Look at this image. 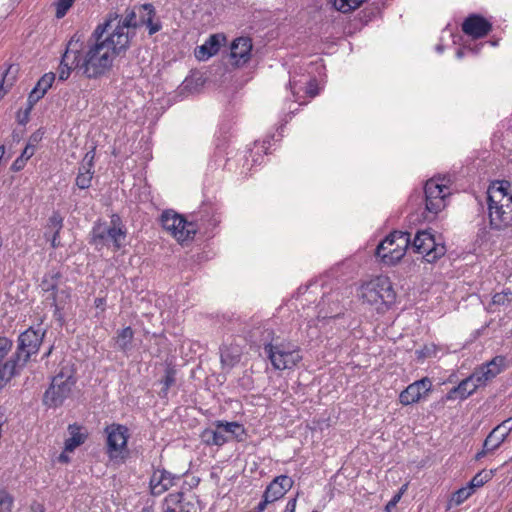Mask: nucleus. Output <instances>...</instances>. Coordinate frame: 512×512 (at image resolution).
<instances>
[{"mask_svg": "<svg viewBox=\"0 0 512 512\" xmlns=\"http://www.w3.org/2000/svg\"><path fill=\"white\" fill-rule=\"evenodd\" d=\"M55 74L53 72L45 73L35 85V88L42 92L44 95L51 88L53 82L55 81Z\"/></svg>", "mask_w": 512, "mask_h": 512, "instance_id": "72a5a7b5", "label": "nucleus"}, {"mask_svg": "<svg viewBox=\"0 0 512 512\" xmlns=\"http://www.w3.org/2000/svg\"><path fill=\"white\" fill-rule=\"evenodd\" d=\"M492 478V471L483 470L477 473L469 482V487L474 492L476 488L482 487L485 483H487Z\"/></svg>", "mask_w": 512, "mask_h": 512, "instance_id": "473e14b6", "label": "nucleus"}, {"mask_svg": "<svg viewBox=\"0 0 512 512\" xmlns=\"http://www.w3.org/2000/svg\"><path fill=\"white\" fill-rule=\"evenodd\" d=\"M35 153V146L31 144H27L24 150L22 151L20 157L27 162Z\"/></svg>", "mask_w": 512, "mask_h": 512, "instance_id": "37998d69", "label": "nucleus"}, {"mask_svg": "<svg viewBox=\"0 0 512 512\" xmlns=\"http://www.w3.org/2000/svg\"><path fill=\"white\" fill-rule=\"evenodd\" d=\"M446 252L445 246L436 243L434 236L427 231H418V256L427 263H433Z\"/></svg>", "mask_w": 512, "mask_h": 512, "instance_id": "2eb2a0df", "label": "nucleus"}, {"mask_svg": "<svg viewBox=\"0 0 512 512\" xmlns=\"http://www.w3.org/2000/svg\"><path fill=\"white\" fill-rule=\"evenodd\" d=\"M456 55H457L458 58H462L463 57V51L462 50H458Z\"/></svg>", "mask_w": 512, "mask_h": 512, "instance_id": "4d7b16f0", "label": "nucleus"}, {"mask_svg": "<svg viewBox=\"0 0 512 512\" xmlns=\"http://www.w3.org/2000/svg\"><path fill=\"white\" fill-rule=\"evenodd\" d=\"M76 383L70 370L62 369L52 379L50 387L43 396V403L48 407H58L67 399Z\"/></svg>", "mask_w": 512, "mask_h": 512, "instance_id": "9b49d317", "label": "nucleus"}, {"mask_svg": "<svg viewBox=\"0 0 512 512\" xmlns=\"http://www.w3.org/2000/svg\"><path fill=\"white\" fill-rule=\"evenodd\" d=\"M60 278V274L58 272H49L47 273L41 282V288L44 292H51V298L55 305H57V297L54 293L57 288L58 281Z\"/></svg>", "mask_w": 512, "mask_h": 512, "instance_id": "cd10ccee", "label": "nucleus"}, {"mask_svg": "<svg viewBox=\"0 0 512 512\" xmlns=\"http://www.w3.org/2000/svg\"><path fill=\"white\" fill-rule=\"evenodd\" d=\"M65 453L66 452L64 451L59 456V461L62 462V463H67L69 461V458H68V456Z\"/></svg>", "mask_w": 512, "mask_h": 512, "instance_id": "5fc2aeb1", "label": "nucleus"}, {"mask_svg": "<svg viewBox=\"0 0 512 512\" xmlns=\"http://www.w3.org/2000/svg\"><path fill=\"white\" fill-rule=\"evenodd\" d=\"M366 0H332L333 6L342 13H348L360 7Z\"/></svg>", "mask_w": 512, "mask_h": 512, "instance_id": "7c9ffc66", "label": "nucleus"}, {"mask_svg": "<svg viewBox=\"0 0 512 512\" xmlns=\"http://www.w3.org/2000/svg\"><path fill=\"white\" fill-rule=\"evenodd\" d=\"M26 165V162L19 156L11 165V170L18 172L22 170Z\"/></svg>", "mask_w": 512, "mask_h": 512, "instance_id": "49530a36", "label": "nucleus"}, {"mask_svg": "<svg viewBox=\"0 0 512 512\" xmlns=\"http://www.w3.org/2000/svg\"><path fill=\"white\" fill-rule=\"evenodd\" d=\"M262 340L264 352L274 369H292L302 360L299 347L290 341L274 337L273 330L266 329Z\"/></svg>", "mask_w": 512, "mask_h": 512, "instance_id": "20e7f679", "label": "nucleus"}, {"mask_svg": "<svg viewBox=\"0 0 512 512\" xmlns=\"http://www.w3.org/2000/svg\"><path fill=\"white\" fill-rule=\"evenodd\" d=\"M506 364V358L496 356L490 362L477 368L469 377L462 380L457 387L452 388L446 398L448 400L466 399L473 394L477 388L486 385L489 381L500 374Z\"/></svg>", "mask_w": 512, "mask_h": 512, "instance_id": "7ed1b4c3", "label": "nucleus"}, {"mask_svg": "<svg viewBox=\"0 0 512 512\" xmlns=\"http://www.w3.org/2000/svg\"><path fill=\"white\" fill-rule=\"evenodd\" d=\"M491 29V23L480 15H470L462 23V31L474 39L486 36Z\"/></svg>", "mask_w": 512, "mask_h": 512, "instance_id": "f3484780", "label": "nucleus"}, {"mask_svg": "<svg viewBox=\"0 0 512 512\" xmlns=\"http://www.w3.org/2000/svg\"><path fill=\"white\" fill-rule=\"evenodd\" d=\"M81 48V34L75 33L67 43L66 50L62 56L58 75L60 80L69 78L72 70H79V51Z\"/></svg>", "mask_w": 512, "mask_h": 512, "instance_id": "ddd939ff", "label": "nucleus"}, {"mask_svg": "<svg viewBox=\"0 0 512 512\" xmlns=\"http://www.w3.org/2000/svg\"><path fill=\"white\" fill-rule=\"evenodd\" d=\"M164 506V512H197L194 496H185L183 493L169 494L165 498Z\"/></svg>", "mask_w": 512, "mask_h": 512, "instance_id": "dca6fc26", "label": "nucleus"}, {"mask_svg": "<svg viewBox=\"0 0 512 512\" xmlns=\"http://www.w3.org/2000/svg\"><path fill=\"white\" fill-rule=\"evenodd\" d=\"M138 22L137 28L143 25L147 26L149 35H153L161 30L162 25L159 20L154 21L156 16L155 8L152 4H143L137 6Z\"/></svg>", "mask_w": 512, "mask_h": 512, "instance_id": "aec40b11", "label": "nucleus"}, {"mask_svg": "<svg viewBox=\"0 0 512 512\" xmlns=\"http://www.w3.org/2000/svg\"><path fill=\"white\" fill-rule=\"evenodd\" d=\"M175 376H176V371L174 368L172 367H167V369L165 370V376H164V379H163V384H164V392L166 393L167 390L172 386L174 385L175 383Z\"/></svg>", "mask_w": 512, "mask_h": 512, "instance_id": "a19ab883", "label": "nucleus"}, {"mask_svg": "<svg viewBox=\"0 0 512 512\" xmlns=\"http://www.w3.org/2000/svg\"><path fill=\"white\" fill-rule=\"evenodd\" d=\"M84 161L85 163L79 168V172L75 180V184L79 189H88L91 186L93 178V156H89V153H87Z\"/></svg>", "mask_w": 512, "mask_h": 512, "instance_id": "5701e85b", "label": "nucleus"}, {"mask_svg": "<svg viewBox=\"0 0 512 512\" xmlns=\"http://www.w3.org/2000/svg\"><path fill=\"white\" fill-rule=\"evenodd\" d=\"M217 426V422L215 423ZM202 441L207 445L222 446L230 438L226 436L222 427L205 429L201 434Z\"/></svg>", "mask_w": 512, "mask_h": 512, "instance_id": "b1692460", "label": "nucleus"}, {"mask_svg": "<svg viewBox=\"0 0 512 512\" xmlns=\"http://www.w3.org/2000/svg\"><path fill=\"white\" fill-rule=\"evenodd\" d=\"M94 304L97 308H100L105 304V300L104 298H96Z\"/></svg>", "mask_w": 512, "mask_h": 512, "instance_id": "864d4df0", "label": "nucleus"}, {"mask_svg": "<svg viewBox=\"0 0 512 512\" xmlns=\"http://www.w3.org/2000/svg\"><path fill=\"white\" fill-rule=\"evenodd\" d=\"M436 353V348L434 345L425 346L421 351H418V358L420 357H430Z\"/></svg>", "mask_w": 512, "mask_h": 512, "instance_id": "a18cd8bd", "label": "nucleus"}, {"mask_svg": "<svg viewBox=\"0 0 512 512\" xmlns=\"http://www.w3.org/2000/svg\"><path fill=\"white\" fill-rule=\"evenodd\" d=\"M495 428L497 429V432H500L505 438H507L512 431V417L502 421Z\"/></svg>", "mask_w": 512, "mask_h": 512, "instance_id": "79ce46f5", "label": "nucleus"}, {"mask_svg": "<svg viewBox=\"0 0 512 512\" xmlns=\"http://www.w3.org/2000/svg\"><path fill=\"white\" fill-rule=\"evenodd\" d=\"M403 405H409L416 402V382L411 383L399 396Z\"/></svg>", "mask_w": 512, "mask_h": 512, "instance_id": "f704fd0d", "label": "nucleus"}, {"mask_svg": "<svg viewBox=\"0 0 512 512\" xmlns=\"http://www.w3.org/2000/svg\"><path fill=\"white\" fill-rule=\"evenodd\" d=\"M449 178H431L424 187L425 208L424 220L431 221L445 208L446 198L451 194L448 183Z\"/></svg>", "mask_w": 512, "mask_h": 512, "instance_id": "1a4fd4ad", "label": "nucleus"}, {"mask_svg": "<svg viewBox=\"0 0 512 512\" xmlns=\"http://www.w3.org/2000/svg\"><path fill=\"white\" fill-rule=\"evenodd\" d=\"M470 50L473 51L474 53H478V49H476L475 51L473 49Z\"/></svg>", "mask_w": 512, "mask_h": 512, "instance_id": "680f3d73", "label": "nucleus"}, {"mask_svg": "<svg viewBox=\"0 0 512 512\" xmlns=\"http://www.w3.org/2000/svg\"><path fill=\"white\" fill-rule=\"evenodd\" d=\"M51 353V348L48 350V352H46L45 356H49Z\"/></svg>", "mask_w": 512, "mask_h": 512, "instance_id": "bf43d9fd", "label": "nucleus"}, {"mask_svg": "<svg viewBox=\"0 0 512 512\" xmlns=\"http://www.w3.org/2000/svg\"><path fill=\"white\" fill-rule=\"evenodd\" d=\"M13 497L5 490H0V512H11Z\"/></svg>", "mask_w": 512, "mask_h": 512, "instance_id": "4c0bfd02", "label": "nucleus"}, {"mask_svg": "<svg viewBox=\"0 0 512 512\" xmlns=\"http://www.w3.org/2000/svg\"><path fill=\"white\" fill-rule=\"evenodd\" d=\"M59 237H60V234H52L51 236H49L46 239L51 242V246L53 248H58L59 246H61Z\"/></svg>", "mask_w": 512, "mask_h": 512, "instance_id": "de8ad7c7", "label": "nucleus"}, {"mask_svg": "<svg viewBox=\"0 0 512 512\" xmlns=\"http://www.w3.org/2000/svg\"><path fill=\"white\" fill-rule=\"evenodd\" d=\"M437 50L441 51L442 50L441 46H437Z\"/></svg>", "mask_w": 512, "mask_h": 512, "instance_id": "052dcab7", "label": "nucleus"}, {"mask_svg": "<svg viewBox=\"0 0 512 512\" xmlns=\"http://www.w3.org/2000/svg\"><path fill=\"white\" fill-rule=\"evenodd\" d=\"M110 23L99 24L86 44L81 36L79 65L81 73L89 79L105 76L112 68L114 58L127 48H118L116 39L107 32Z\"/></svg>", "mask_w": 512, "mask_h": 512, "instance_id": "f257e3e1", "label": "nucleus"}, {"mask_svg": "<svg viewBox=\"0 0 512 512\" xmlns=\"http://www.w3.org/2000/svg\"><path fill=\"white\" fill-rule=\"evenodd\" d=\"M506 440V438L500 432H497V429L494 428L486 437L483 444V452L482 454L493 452L498 449L501 444ZM481 453L478 454L480 456Z\"/></svg>", "mask_w": 512, "mask_h": 512, "instance_id": "bb28decb", "label": "nucleus"}, {"mask_svg": "<svg viewBox=\"0 0 512 512\" xmlns=\"http://www.w3.org/2000/svg\"><path fill=\"white\" fill-rule=\"evenodd\" d=\"M217 427H222L226 436L230 435L231 438L242 439L244 435V428L238 422H223L217 421Z\"/></svg>", "mask_w": 512, "mask_h": 512, "instance_id": "c756f323", "label": "nucleus"}, {"mask_svg": "<svg viewBox=\"0 0 512 512\" xmlns=\"http://www.w3.org/2000/svg\"><path fill=\"white\" fill-rule=\"evenodd\" d=\"M432 391V382L428 377L418 380V402Z\"/></svg>", "mask_w": 512, "mask_h": 512, "instance_id": "e433bc0d", "label": "nucleus"}, {"mask_svg": "<svg viewBox=\"0 0 512 512\" xmlns=\"http://www.w3.org/2000/svg\"><path fill=\"white\" fill-rule=\"evenodd\" d=\"M252 42L248 37H239L235 39L230 47V58L236 66L246 64L251 56Z\"/></svg>", "mask_w": 512, "mask_h": 512, "instance_id": "a211bd4d", "label": "nucleus"}, {"mask_svg": "<svg viewBox=\"0 0 512 512\" xmlns=\"http://www.w3.org/2000/svg\"><path fill=\"white\" fill-rule=\"evenodd\" d=\"M45 228V238H48L52 234H60V231L63 228V217L59 214V212L55 211L52 213Z\"/></svg>", "mask_w": 512, "mask_h": 512, "instance_id": "c85d7f7f", "label": "nucleus"}, {"mask_svg": "<svg viewBox=\"0 0 512 512\" xmlns=\"http://www.w3.org/2000/svg\"><path fill=\"white\" fill-rule=\"evenodd\" d=\"M272 503V501H268L266 499V495L263 494V500L259 502V504L256 507L257 512H263L267 506V504Z\"/></svg>", "mask_w": 512, "mask_h": 512, "instance_id": "09e8293b", "label": "nucleus"}, {"mask_svg": "<svg viewBox=\"0 0 512 512\" xmlns=\"http://www.w3.org/2000/svg\"><path fill=\"white\" fill-rule=\"evenodd\" d=\"M134 332L131 327H125L117 332L115 343L119 350L127 352L131 349Z\"/></svg>", "mask_w": 512, "mask_h": 512, "instance_id": "a878e982", "label": "nucleus"}, {"mask_svg": "<svg viewBox=\"0 0 512 512\" xmlns=\"http://www.w3.org/2000/svg\"><path fill=\"white\" fill-rule=\"evenodd\" d=\"M45 95L37 90L35 87L30 92L28 99H27V107H26V114L30 113L33 109L34 105L44 97Z\"/></svg>", "mask_w": 512, "mask_h": 512, "instance_id": "ea45409f", "label": "nucleus"}, {"mask_svg": "<svg viewBox=\"0 0 512 512\" xmlns=\"http://www.w3.org/2000/svg\"><path fill=\"white\" fill-rule=\"evenodd\" d=\"M318 93L319 89L316 80H311L306 88V94H308L310 97H315L316 95H318Z\"/></svg>", "mask_w": 512, "mask_h": 512, "instance_id": "c03bdc74", "label": "nucleus"}, {"mask_svg": "<svg viewBox=\"0 0 512 512\" xmlns=\"http://www.w3.org/2000/svg\"><path fill=\"white\" fill-rule=\"evenodd\" d=\"M179 481V477L166 470L157 469L150 478V489L153 495H161Z\"/></svg>", "mask_w": 512, "mask_h": 512, "instance_id": "6ab92c4d", "label": "nucleus"}, {"mask_svg": "<svg viewBox=\"0 0 512 512\" xmlns=\"http://www.w3.org/2000/svg\"><path fill=\"white\" fill-rule=\"evenodd\" d=\"M409 245L412 249L416 247V236L411 239L408 232L394 231L378 244L375 256L385 265H395L404 257Z\"/></svg>", "mask_w": 512, "mask_h": 512, "instance_id": "0eeeda50", "label": "nucleus"}, {"mask_svg": "<svg viewBox=\"0 0 512 512\" xmlns=\"http://www.w3.org/2000/svg\"><path fill=\"white\" fill-rule=\"evenodd\" d=\"M296 508V499H290L286 505L285 512H295Z\"/></svg>", "mask_w": 512, "mask_h": 512, "instance_id": "8fccbe9b", "label": "nucleus"}, {"mask_svg": "<svg viewBox=\"0 0 512 512\" xmlns=\"http://www.w3.org/2000/svg\"><path fill=\"white\" fill-rule=\"evenodd\" d=\"M289 84H290L291 89H293V87H294V82H293L292 80H290V81H289Z\"/></svg>", "mask_w": 512, "mask_h": 512, "instance_id": "13d9d810", "label": "nucleus"}, {"mask_svg": "<svg viewBox=\"0 0 512 512\" xmlns=\"http://www.w3.org/2000/svg\"><path fill=\"white\" fill-rule=\"evenodd\" d=\"M138 15L137 6L128 8L125 15L120 17L117 13L110 14L109 18L104 23H110L107 26V32L114 36L118 48H129L131 39L135 36V29L137 28Z\"/></svg>", "mask_w": 512, "mask_h": 512, "instance_id": "6e6552de", "label": "nucleus"}, {"mask_svg": "<svg viewBox=\"0 0 512 512\" xmlns=\"http://www.w3.org/2000/svg\"><path fill=\"white\" fill-rule=\"evenodd\" d=\"M44 333L27 329L18 338V348L13 359L4 363L0 369V387H3L22 368L30 357L36 354L40 348Z\"/></svg>", "mask_w": 512, "mask_h": 512, "instance_id": "39448f33", "label": "nucleus"}, {"mask_svg": "<svg viewBox=\"0 0 512 512\" xmlns=\"http://www.w3.org/2000/svg\"><path fill=\"white\" fill-rule=\"evenodd\" d=\"M75 0H58L56 3V18H63L68 10L72 7Z\"/></svg>", "mask_w": 512, "mask_h": 512, "instance_id": "58836bf2", "label": "nucleus"}, {"mask_svg": "<svg viewBox=\"0 0 512 512\" xmlns=\"http://www.w3.org/2000/svg\"><path fill=\"white\" fill-rule=\"evenodd\" d=\"M510 184L497 182L487 190L490 227L503 230L512 226V195L508 193Z\"/></svg>", "mask_w": 512, "mask_h": 512, "instance_id": "f03ea898", "label": "nucleus"}, {"mask_svg": "<svg viewBox=\"0 0 512 512\" xmlns=\"http://www.w3.org/2000/svg\"><path fill=\"white\" fill-rule=\"evenodd\" d=\"M29 115H30V113H27V114H26V109H25V110L23 111V117L19 119V122H20L21 124H25L26 122H28V120H29Z\"/></svg>", "mask_w": 512, "mask_h": 512, "instance_id": "603ef678", "label": "nucleus"}, {"mask_svg": "<svg viewBox=\"0 0 512 512\" xmlns=\"http://www.w3.org/2000/svg\"><path fill=\"white\" fill-rule=\"evenodd\" d=\"M70 437L65 440V452H73L78 446L84 443L86 435L81 432V427L71 424L68 427Z\"/></svg>", "mask_w": 512, "mask_h": 512, "instance_id": "393cba45", "label": "nucleus"}, {"mask_svg": "<svg viewBox=\"0 0 512 512\" xmlns=\"http://www.w3.org/2000/svg\"><path fill=\"white\" fill-rule=\"evenodd\" d=\"M17 72V68H14L13 66H10L7 70L5 75L3 76L2 82L0 83V99L4 97V95L7 93L8 89L12 87L15 76L14 74Z\"/></svg>", "mask_w": 512, "mask_h": 512, "instance_id": "2f4dec72", "label": "nucleus"}, {"mask_svg": "<svg viewBox=\"0 0 512 512\" xmlns=\"http://www.w3.org/2000/svg\"><path fill=\"white\" fill-rule=\"evenodd\" d=\"M359 296L363 303L373 306L378 313L385 312L396 299L390 279L382 275L363 283Z\"/></svg>", "mask_w": 512, "mask_h": 512, "instance_id": "423d86ee", "label": "nucleus"}, {"mask_svg": "<svg viewBox=\"0 0 512 512\" xmlns=\"http://www.w3.org/2000/svg\"><path fill=\"white\" fill-rule=\"evenodd\" d=\"M126 239V230L118 217H113L111 224L96 223L91 231L90 243L100 249L112 243L115 249H120Z\"/></svg>", "mask_w": 512, "mask_h": 512, "instance_id": "9d476101", "label": "nucleus"}, {"mask_svg": "<svg viewBox=\"0 0 512 512\" xmlns=\"http://www.w3.org/2000/svg\"><path fill=\"white\" fill-rule=\"evenodd\" d=\"M160 221L162 227L178 241L193 238L198 229L194 222H188L182 215L173 210L164 211Z\"/></svg>", "mask_w": 512, "mask_h": 512, "instance_id": "f8f14e48", "label": "nucleus"}, {"mask_svg": "<svg viewBox=\"0 0 512 512\" xmlns=\"http://www.w3.org/2000/svg\"><path fill=\"white\" fill-rule=\"evenodd\" d=\"M225 40L226 38L222 34L210 35L204 44L195 49V57L200 61L209 59L218 53Z\"/></svg>", "mask_w": 512, "mask_h": 512, "instance_id": "4be33fe9", "label": "nucleus"}, {"mask_svg": "<svg viewBox=\"0 0 512 512\" xmlns=\"http://www.w3.org/2000/svg\"><path fill=\"white\" fill-rule=\"evenodd\" d=\"M400 494H396L393 499L388 503L387 507H390V505H395L397 501L400 499Z\"/></svg>", "mask_w": 512, "mask_h": 512, "instance_id": "6e6d98bb", "label": "nucleus"}, {"mask_svg": "<svg viewBox=\"0 0 512 512\" xmlns=\"http://www.w3.org/2000/svg\"><path fill=\"white\" fill-rule=\"evenodd\" d=\"M107 452L111 459L118 458L126 449L128 441V429L120 424L107 426Z\"/></svg>", "mask_w": 512, "mask_h": 512, "instance_id": "4468645a", "label": "nucleus"}, {"mask_svg": "<svg viewBox=\"0 0 512 512\" xmlns=\"http://www.w3.org/2000/svg\"><path fill=\"white\" fill-rule=\"evenodd\" d=\"M504 299H505V295L498 293V294L494 295L493 302L495 304H503L504 303Z\"/></svg>", "mask_w": 512, "mask_h": 512, "instance_id": "3c124183", "label": "nucleus"}, {"mask_svg": "<svg viewBox=\"0 0 512 512\" xmlns=\"http://www.w3.org/2000/svg\"><path fill=\"white\" fill-rule=\"evenodd\" d=\"M472 494H473V491L471 490V488L469 486L462 487L453 493L451 502L454 503L455 505H460L465 500H467Z\"/></svg>", "mask_w": 512, "mask_h": 512, "instance_id": "c9c22d12", "label": "nucleus"}, {"mask_svg": "<svg viewBox=\"0 0 512 512\" xmlns=\"http://www.w3.org/2000/svg\"><path fill=\"white\" fill-rule=\"evenodd\" d=\"M293 486V480L286 476L280 475L274 478V480L266 487L264 494L268 501H276L282 498Z\"/></svg>", "mask_w": 512, "mask_h": 512, "instance_id": "412c9836", "label": "nucleus"}]
</instances>
